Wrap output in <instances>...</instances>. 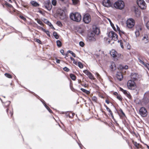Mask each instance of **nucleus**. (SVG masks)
<instances>
[{"instance_id": "b1692460", "label": "nucleus", "mask_w": 149, "mask_h": 149, "mask_svg": "<svg viewBox=\"0 0 149 149\" xmlns=\"http://www.w3.org/2000/svg\"><path fill=\"white\" fill-rule=\"evenodd\" d=\"M53 35L54 36L56 39H58L59 38V36L58 35V34L56 32H54L53 33Z\"/></svg>"}, {"instance_id": "ddd939ff", "label": "nucleus", "mask_w": 149, "mask_h": 149, "mask_svg": "<svg viewBox=\"0 0 149 149\" xmlns=\"http://www.w3.org/2000/svg\"><path fill=\"white\" fill-rule=\"evenodd\" d=\"M111 55L113 58H116L117 59L121 56L120 54H119L117 52L114 50H112L110 52Z\"/></svg>"}, {"instance_id": "37998d69", "label": "nucleus", "mask_w": 149, "mask_h": 149, "mask_svg": "<svg viewBox=\"0 0 149 149\" xmlns=\"http://www.w3.org/2000/svg\"><path fill=\"white\" fill-rule=\"evenodd\" d=\"M57 24L59 26H61L62 25L61 23L59 21H57L56 22Z\"/></svg>"}, {"instance_id": "9b49d317", "label": "nucleus", "mask_w": 149, "mask_h": 149, "mask_svg": "<svg viewBox=\"0 0 149 149\" xmlns=\"http://www.w3.org/2000/svg\"><path fill=\"white\" fill-rule=\"evenodd\" d=\"M91 32H93L95 35H98L100 31L99 28L96 25H93V30Z\"/></svg>"}, {"instance_id": "09e8293b", "label": "nucleus", "mask_w": 149, "mask_h": 149, "mask_svg": "<svg viewBox=\"0 0 149 149\" xmlns=\"http://www.w3.org/2000/svg\"><path fill=\"white\" fill-rule=\"evenodd\" d=\"M36 42L40 44H41V41L40 40L38 39H36Z\"/></svg>"}, {"instance_id": "a878e982", "label": "nucleus", "mask_w": 149, "mask_h": 149, "mask_svg": "<svg viewBox=\"0 0 149 149\" xmlns=\"http://www.w3.org/2000/svg\"><path fill=\"white\" fill-rule=\"evenodd\" d=\"M70 77L73 80H75L76 79V77L73 74H70Z\"/></svg>"}, {"instance_id": "2eb2a0df", "label": "nucleus", "mask_w": 149, "mask_h": 149, "mask_svg": "<svg viewBox=\"0 0 149 149\" xmlns=\"http://www.w3.org/2000/svg\"><path fill=\"white\" fill-rule=\"evenodd\" d=\"M60 16V18L62 20L66 18V15L64 12L63 10H60V12L59 13Z\"/></svg>"}, {"instance_id": "473e14b6", "label": "nucleus", "mask_w": 149, "mask_h": 149, "mask_svg": "<svg viewBox=\"0 0 149 149\" xmlns=\"http://www.w3.org/2000/svg\"><path fill=\"white\" fill-rule=\"evenodd\" d=\"M78 66L81 68H82L83 67V65L81 62H79L78 63Z\"/></svg>"}, {"instance_id": "69168bd1", "label": "nucleus", "mask_w": 149, "mask_h": 149, "mask_svg": "<svg viewBox=\"0 0 149 149\" xmlns=\"http://www.w3.org/2000/svg\"><path fill=\"white\" fill-rule=\"evenodd\" d=\"M45 107H46V108L47 109V110H48L49 109V110H50V109L49 108V107L47 106H45Z\"/></svg>"}, {"instance_id": "2f4dec72", "label": "nucleus", "mask_w": 149, "mask_h": 149, "mask_svg": "<svg viewBox=\"0 0 149 149\" xmlns=\"http://www.w3.org/2000/svg\"><path fill=\"white\" fill-rule=\"evenodd\" d=\"M37 22L41 25H43V24L42 22L40 19H37Z\"/></svg>"}, {"instance_id": "72a5a7b5", "label": "nucleus", "mask_w": 149, "mask_h": 149, "mask_svg": "<svg viewBox=\"0 0 149 149\" xmlns=\"http://www.w3.org/2000/svg\"><path fill=\"white\" fill-rule=\"evenodd\" d=\"M116 97L120 101H122V97L120 95H117V96Z\"/></svg>"}, {"instance_id": "4d7b16f0", "label": "nucleus", "mask_w": 149, "mask_h": 149, "mask_svg": "<svg viewBox=\"0 0 149 149\" xmlns=\"http://www.w3.org/2000/svg\"><path fill=\"white\" fill-rule=\"evenodd\" d=\"M73 63L76 65H77V63L76 61H75V60H74V61H73Z\"/></svg>"}, {"instance_id": "7ed1b4c3", "label": "nucleus", "mask_w": 149, "mask_h": 149, "mask_svg": "<svg viewBox=\"0 0 149 149\" xmlns=\"http://www.w3.org/2000/svg\"><path fill=\"white\" fill-rule=\"evenodd\" d=\"M127 86L128 88L130 90H134L136 88V84L134 81L130 80L127 82Z\"/></svg>"}, {"instance_id": "20e7f679", "label": "nucleus", "mask_w": 149, "mask_h": 149, "mask_svg": "<svg viewBox=\"0 0 149 149\" xmlns=\"http://www.w3.org/2000/svg\"><path fill=\"white\" fill-rule=\"evenodd\" d=\"M137 3L139 6L142 9H145L146 8V4L143 0H137Z\"/></svg>"}, {"instance_id": "f257e3e1", "label": "nucleus", "mask_w": 149, "mask_h": 149, "mask_svg": "<svg viewBox=\"0 0 149 149\" xmlns=\"http://www.w3.org/2000/svg\"><path fill=\"white\" fill-rule=\"evenodd\" d=\"M70 17L71 20L76 22H79L81 19V15L77 12L71 13L70 15Z\"/></svg>"}, {"instance_id": "4c0bfd02", "label": "nucleus", "mask_w": 149, "mask_h": 149, "mask_svg": "<svg viewBox=\"0 0 149 149\" xmlns=\"http://www.w3.org/2000/svg\"><path fill=\"white\" fill-rule=\"evenodd\" d=\"M5 75L8 78H11L12 77L9 74L7 73H5Z\"/></svg>"}, {"instance_id": "e2e57ef3", "label": "nucleus", "mask_w": 149, "mask_h": 149, "mask_svg": "<svg viewBox=\"0 0 149 149\" xmlns=\"http://www.w3.org/2000/svg\"><path fill=\"white\" fill-rule=\"evenodd\" d=\"M60 1H61L62 2L65 3L66 2V0H59Z\"/></svg>"}, {"instance_id": "4be33fe9", "label": "nucleus", "mask_w": 149, "mask_h": 149, "mask_svg": "<svg viewBox=\"0 0 149 149\" xmlns=\"http://www.w3.org/2000/svg\"><path fill=\"white\" fill-rule=\"evenodd\" d=\"M135 13L136 16L137 17H139L140 15L141 12L138 9H135Z\"/></svg>"}, {"instance_id": "e433bc0d", "label": "nucleus", "mask_w": 149, "mask_h": 149, "mask_svg": "<svg viewBox=\"0 0 149 149\" xmlns=\"http://www.w3.org/2000/svg\"><path fill=\"white\" fill-rule=\"evenodd\" d=\"M121 67H120V69H127L128 68V66L127 65H125V66H121Z\"/></svg>"}, {"instance_id": "c9c22d12", "label": "nucleus", "mask_w": 149, "mask_h": 149, "mask_svg": "<svg viewBox=\"0 0 149 149\" xmlns=\"http://www.w3.org/2000/svg\"><path fill=\"white\" fill-rule=\"evenodd\" d=\"M138 61H139V62L140 63H141V64H142L143 65H145L146 64H145V63L142 61L141 59H140V58H138Z\"/></svg>"}, {"instance_id": "0eeeda50", "label": "nucleus", "mask_w": 149, "mask_h": 149, "mask_svg": "<svg viewBox=\"0 0 149 149\" xmlns=\"http://www.w3.org/2000/svg\"><path fill=\"white\" fill-rule=\"evenodd\" d=\"M95 35L93 32H89L88 34L87 37L88 40L90 41H95L96 40Z\"/></svg>"}, {"instance_id": "f3484780", "label": "nucleus", "mask_w": 149, "mask_h": 149, "mask_svg": "<svg viewBox=\"0 0 149 149\" xmlns=\"http://www.w3.org/2000/svg\"><path fill=\"white\" fill-rule=\"evenodd\" d=\"M116 75L117 78L119 80L121 81L123 79V77L122 74L121 72H117Z\"/></svg>"}, {"instance_id": "5fc2aeb1", "label": "nucleus", "mask_w": 149, "mask_h": 149, "mask_svg": "<svg viewBox=\"0 0 149 149\" xmlns=\"http://www.w3.org/2000/svg\"><path fill=\"white\" fill-rule=\"evenodd\" d=\"M145 66H146L148 69L149 70V64H146Z\"/></svg>"}, {"instance_id": "6e6d98bb", "label": "nucleus", "mask_w": 149, "mask_h": 149, "mask_svg": "<svg viewBox=\"0 0 149 149\" xmlns=\"http://www.w3.org/2000/svg\"><path fill=\"white\" fill-rule=\"evenodd\" d=\"M96 75L97 76V77H98V78H99L100 77V75L99 74L97 73H96Z\"/></svg>"}, {"instance_id": "052dcab7", "label": "nucleus", "mask_w": 149, "mask_h": 149, "mask_svg": "<svg viewBox=\"0 0 149 149\" xmlns=\"http://www.w3.org/2000/svg\"><path fill=\"white\" fill-rule=\"evenodd\" d=\"M68 52L71 54L73 52L69 50L68 51Z\"/></svg>"}, {"instance_id": "6e6552de", "label": "nucleus", "mask_w": 149, "mask_h": 149, "mask_svg": "<svg viewBox=\"0 0 149 149\" xmlns=\"http://www.w3.org/2000/svg\"><path fill=\"white\" fill-rule=\"evenodd\" d=\"M140 114L143 117H145L148 114V112L146 109L144 107L141 108L139 111Z\"/></svg>"}, {"instance_id": "13d9d810", "label": "nucleus", "mask_w": 149, "mask_h": 149, "mask_svg": "<svg viewBox=\"0 0 149 149\" xmlns=\"http://www.w3.org/2000/svg\"><path fill=\"white\" fill-rule=\"evenodd\" d=\"M113 94L114 95H116V97L117 96V95H118V93L117 92H114L113 93Z\"/></svg>"}, {"instance_id": "c756f323", "label": "nucleus", "mask_w": 149, "mask_h": 149, "mask_svg": "<svg viewBox=\"0 0 149 149\" xmlns=\"http://www.w3.org/2000/svg\"><path fill=\"white\" fill-rule=\"evenodd\" d=\"M42 30H43V31L45 32L47 34V35L49 37L50 36L49 32L48 31H47L45 30V29H42Z\"/></svg>"}, {"instance_id": "3c124183", "label": "nucleus", "mask_w": 149, "mask_h": 149, "mask_svg": "<svg viewBox=\"0 0 149 149\" xmlns=\"http://www.w3.org/2000/svg\"><path fill=\"white\" fill-rule=\"evenodd\" d=\"M60 52L63 55H64V51L63 49H61L60 50Z\"/></svg>"}, {"instance_id": "f8f14e48", "label": "nucleus", "mask_w": 149, "mask_h": 149, "mask_svg": "<svg viewBox=\"0 0 149 149\" xmlns=\"http://www.w3.org/2000/svg\"><path fill=\"white\" fill-rule=\"evenodd\" d=\"M44 6L48 10H51L52 7L50 0H47L46 1L45 3Z\"/></svg>"}, {"instance_id": "bb28decb", "label": "nucleus", "mask_w": 149, "mask_h": 149, "mask_svg": "<svg viewBox=\"0 0 149 149\" xmlns=\"http://www.w3.org/2000/svg\"><path fill=\"white\" fill-rule=\"evenodd\" d=\"M81 90L83 92L86 93L87 94H88L90 93V92L89 91H88L85 89H84L83 88H81Z\"/></svg>"}, {"instance_id": "dca6fc26", "label": "nucleus", "mask_w": 149, "mask_h": 149, "mask_svg": "<svg viewBox=\"0 0 149 149\" xmlns=\"http://www.w3.org/2000/svg\"><path fill=\"white\" fill-rule=\"evenodd\" d=\"M142 27L140 26H137L136 27V31L135 33L136 36H139L140 34V32L142 30Z\"/></svg>"}, {"instance_id": "8fccbe9b", "label": "nucleus", "mask_w": 149, "mask_h": 149, "mask_svg": "<svg viewBox=\"0 0 149 149\" xmlns=\"http://www.w3.org/2000/svg\"><path fill=\"white\" fill-rule=\"evenodd\" d=\"M20 17L22 19H23L24 21H25L26 20V19L22 15L20 16Z\"/></svg>"}, {"instance_id": "393cba45", "label": "nucleus", "mask_w": 149, "mask_h": 149, "mask_svg": "<svg viewBox=\"0 0 149 149\" xmlns=\"http://www.w3.org/2000/svg\"><path fill=\"white\" fill-rule=\"evenodd\" d=\"M106 109H107V110L109 112V113H110L111 116L112 117V118H113V114L112 113V111L109 108H108L107 106H106Z\"/></svg>"}, {"instance_id": "a211bd4d", "label": "nucleus", "mask_w": 149, "mask_h": 149, "mask_svg": "<svg viewBox=\"0 0 149 149\" xmlns=\"http://www.w3.org/2000/svg\"><path fill=\"white\" fill-rule=\"evenodd\" d=\"M130 77L131 79H133V81H134L137 79L138 77V75L135 73H132L131 74Z\"/></svg>"}, {"instance_id": "a19ab883", "label": "nucleus", "mask_w": 149, "mask_h": 149, "mask_svg": "<svg viewBox=\"0 0 149 149\" xmlns=\"http://www.w3.org/2000/svg\"><path fill=\"white\" fill-rule=\"evenodd\" d=\"M92 100L95 102H96L97 98L95 96H93L92 97Z\"/></svg>"}, {"instance_id": "1a4fd4ad", "label": "nucleus", "mask_w": 149, "mask_h": 149, "mask_svg": "<svg viewBox=\"0 0 149 149\" xmlns=\"http://www.w3.org/2000/svg\"><path fill=\"white\" fill-rule=\"evenodd\" d=\"M91 20L90 15L88 14H85L83 17V21L86 24L89 23Z\"/></svg>"}, {"instance_id": "aec40b11", "label": "nucleus", "mask_w": 149, "mask_h": 149, "mask_svg": "<svg viewBox=\"0 0 149 149\" xmlns=\"http://www.w3.org/2000/svg\"><path fill=\"white\" fill-rule=\"evenodd\" d=\"M143 42L146 43L148 42V37L147 35H145L142 39Z\"/></svg>"}, {"instance_id": "58836bf2", "label": "nucleus", "mask_w": 149, "mask_h": 149, "mask_svg": "<svg viewBox=\"0 0 149 149\" xmlns=\"http://www.w3.org/2000/svg\"><path fill=\"white\" fill-rule=\"evenodd\" d=\"M47 24L49 25L52 28H53L54 29H55L54 28L53 26L52 25V24H51V23L49 22H48V24Z\"/></svg>"}, {"instance_id": "cd10ccee", "label": "nucleus", "mask_w": 149, "mask_h": 149, "mask_svg": "<svg viewBox=\"0 0 149 149\" xmlns=\"http://www.w3.org/2000/svg\"><path fill=\"white\" fill-rule=\"evenodd\" d=\"M88 76L90 79H95L94 77L90 72L88 75Z\"/></svg>"}, {"instance_id": "423d86ee", "label": "nucleus", "mask_w": 149, "mask_h": 149, "mask_svg": "<svg viewBox=\"0 0 149 149\" xmlns=\"http://www.w3.org/2000/svg\"><path fill=\"white\" fill-rule=\"evenodd\" d=\"M108 36L109 38L114 41H116L118 39L117 35L113 31H110L109 32Z\"/></svg>"}, {"instance_id": "864d4df0", "label": "nucleus", "mask_w": 149, "mask_h": 149, "mask_svg": "<svg viewBox=\"0 0 149 149\" xmlns=\"http://www.w3.org/2000/svg\"><path fill=\"white\" fill-rule=\"evenodd\" d=\"M6 5L10 7H11L12 6L11 5L7 3H6Z\"/></svg>"}, {"instance_id": "49530a36", "label": "nucleus", "mask_w": 149, "mask_h": 149, "mask_svg": "<svg viewBox=\"0 0 149 149\" xmlns=\"http://www.w3.org/2000/svg\"><path fill=\"white\" fill-rule=\"evenodd\" d=\"M146 26L147 29L149 30V21H148L146 24Z\"/></svg>"}, {"instance_id": "4468645a", "label": "nucleus", "mask_w": 149, "mask_h": 149, "mask_svg": "<svg viewBox=\"0 0 149 149\" xmlns=\"http://www.w3.org/2000/svg\"><path fill=\"white\" fill-rule=\"evenodd\" d=\"M120 91H122L123 93L129 99H131V96L130 93L126 90H124L122 88H120Z\"/></svg>"}, {"instance_id": "412c9836", "label": "nucleus", "mask_w": 149, "mask_h": 149, "mask_svg": "<svg viewBox=\"0 0 149 149\" xmlns=\"http://www.w3.org/2000/svg\"><path fill=\"white\" fill-rule=\"evenodd\" d=\"M110 67L112 71L115 70L116 69V66L115 63L113 62H112Z\"/></svg>"}, {"instance_id": "bf43d9fd", "label": "nucleus", "mask_w": 149, "mask_h": 149, "mask_svg": "<svg viewBox=\"0 0 149 149\" xmlns=\"http://www.w3.org/2000/svg\"><path fill=\"white\" fill-rule=\"evenodd\" d=\"M72 56H73L74 57H75L76 56L74 53L73 52H72V53L71 54Z\"/></svg>"}, {"instance_id": "f03ea898", "label": "nucleus", "mask_w": 149, "mask_h": 149, "mask_svg": "<svg viewBox=\"0 0 149 149\" xmlns=\"http://www.w3.org/2000/svg\"><path fill=\"white\" fill-rule=\"evenodd\" d=\"M114 7L117 9L122 10L125 6L124 2L122 0H118L116 2L113 4Z\"/></svg>"}, {"instance_id": "39448f33", "label": "nucleus", "mask_w": 149, "mask_h": 149, "mask_svg": "<svg viewBox=\"0 0 149 149\" xmlns=\"http://www.w3.org/2000/svg\"><path fill=\"white\" fill-rule=\"evenodd\" d=\"M126 24L127 27L129 28H132L135 25V21L132 19H129L127 21Z\"/></svg>"}, {"instance_id": "a18cd8bd", "label": "nucleus", "mask_w": 149, "mask_h": 149, "mask_svg": "<svg viewBox=\"0 0 149 149\" xmlns=\"http://www.w3.org/2000/svg\"><path fill=\"white\" fill-rule=\"evenodd\" d=\"M63 69L64 71L67 72H68L69 71V69L66 67L64 68Z\"/></svg>"}, {"instance_id": "c85d7f7f", "label": "nucleus", "mask_w": 149, "mask_h": 149, "mask_svg": "<svg viewBox=\"0 0 149 149\" xmlns=\"http://www.w3.org/2000/svg\"><path fill=\"white\" fill-rule=\"evenodd\" d=\"M57 45L58 47H60L61 46V42L59 40L56 41Z\"/></svg>"}, {"instance_id": "680f3d73", "label": "nucleus", "mask_w": 149, "mask_h": 149, "mask_svg": "<svg viewBox=\"0 0 149 149\" xmlns=\"http://www.w3.org/2000/svg\"><path fill=\"white\" fill-rule=\"evenodd\" d=\"M56 62L57 63H60V60H58V59H56Z\"/></svg>"}, {"instance_id": "ea45409f", "label": "nucleus", "mask_w": 149, "mask_h": 149, "mask_svg": "<svg viewBox=\"0 0 149 149\" xmlns=\"http://www.w3.org/2000/svg\"><path fill=\"white\" fill-rule=\"evenodd\" d=\"M107 19L109 21V23H110V24L111 26V27H114V24H113L112 23V22H111V20L109 19V18H107Z\"/></svg>"}, {"instance_id": "774afa93", "label": "nucleus", "mask_w": 149, "mask_h": 149, "mask_svg": "<svg viewBox=\"0 0 149 149\" xmlns=\"http://www.w3.org/2000/svg\"><path fill=\"white\" fill-rule=\"evenodd\" d=\"M71 113L72 114V116H73L75 114L74 113H72L71 112Z\"/></svg>"}, {"instance_id": "de8ad7c7", "label": "nucleus", "mask_w": 149, "mask_h": 149, "mask_svg": "<svg viewBox=\"0 0 149 149\" xmlns=\"http://www.w3.org/2000/svg\"><path fill=\"white\" fill-rule=\"evenodd\" d=\"M134 144L137 148L139 147V144L137 143L136 142H134Z\"/></svg>"}, {"instance_id": "5701e85b", "label": "nucleus", "mask_w": 149, "mask_h": 149, "mask_svg": "<svg viewBox=\"0 0 149 149\" xmlns=\"http://www.w3.org/2000/svg\"><path fill=\"white\" fill-rule=\"evenodd\" d=\"M31 3L33 6H39V4L37 2L34 1H31Z\"/></svg>"}, {"instance_id": "9d476101", "label": "nucleus", "mask_w": 149, "mask_h": 149, "mask_svg": "<svg viewBox=\"0 0 149 149\" xmlns=\"http://www.w3.org/2000/svg\"><path fill=\"white\" fill-rule=\"evenodd\" d=\"M102 4L105 7H109L112 6V3L110 0H103Z\"/></svg>"}, {"instance_id": "79ce46f5", "label": "nucleus", "mask_w": 149, "mask_h": 149, "mask_svg": "<svg viewBox=\"0 0 149 149\" xmlns=\"http://www.w3.org/2000/svg\"><path fill=\"white\" fill-rule=\"evenodd\" d=\"M83 72L85 74L87 75H88L90 73V72H88L87 70H84L83 71Z\"/></svg>"}, {"instance_id": "6ab92c4d", "label": "nucleus", "mask_w": 149, "mask_h": 149, "mask_svg": "<svg viewBox=\"0 0 149 149\" xmlns=\"http://www.w3.org/2000/svg\"><path fill=\"white\" fill-rule=\"evenodd\" d=\"M116 27L114 25V27H112V28L115 31H118L120 33H124V32H123L121 31L120 30V28L117 25H116Z\"/></svg>"}, {"instance_id": "0e129e2a", "label": "nucleus", "mask_w": 149, "mask_h": 149, "mask_svg": "<svg viewBox=\"0 0 149 149\" xmlns=\"http://www.w3.org/2000/svg\"><path fill=\"white\" fill-rule=\"evenodd\" d=\"M70 58L72 61H73L74 60V58L72 57H70Z\"/></svg>"}, {"instance_id": "f704fd0d", "label": "nucleus", "mask_w": 149, "mask_h": 149, "mask_svg": "<svg viewBox=\"0 0 149 149\" xmlns=\"http://www.w3.org/2000/svg\"><path fill=\"white\" fill-rule=\"evenodd\" d=\"M52 3L53 5L55 6L56 4V0H52Z\"/></svg>"}, {"instance_id": "7c9ffc66", "label": "nucleus", "mask_w": 149, "mask_h": 149, "mask_svg": "<svg viewBox=\"0 0 149 149\" xmlns=\"http://www.w3.org/2000/svg\"><path fill=\"white\" fill-rule=\"evenodd\" d=\"M73 3L74 5L77 4L79 2V0H72Z\"/></svg>"}, {"instance_id": "338daca9", "label": "nucleus", "mask_w": 149, "mask_h": 149, "mask_svg": "<svg viewBox=\"0 0 149 149\" xmlns=\"http://www.w3.org/2000/svg\"><path fill=\"white\" fill-rule=\"evenodd\" d=\"M106 102L108 104L109 103V102L107 100H106Z\"/></svg>"}, {"instance_id": "603ef678", "label": "nucleus", "mask_w": 149, "mask_h": 149, "mask_svg": "<svg viewBox=\"0 0 149 149\" xmlns=\"http://www.w3.org/2000/svg\"><path fill=\"white\" fill-rule=\"evenodd\" d=\"M120 46H121V47L122 48H124V46L121 42V41H120Z\"/></svg>"}, {"instance_id": "c03bdc74", "label": "nucleus", "mask_w": 149, "mask_h": 149, "mask_svg": "<svg viewBox=\"0 0 149 149\" xmlns=\"http://www.w3.org/2000/svg\"><path fill=\"white\" fill-rule=\"evenodd\" d=\"M79 45L81 47H83L84 45V43L83 42H80L79 43Z\"/></svg>"}]
</instances>
